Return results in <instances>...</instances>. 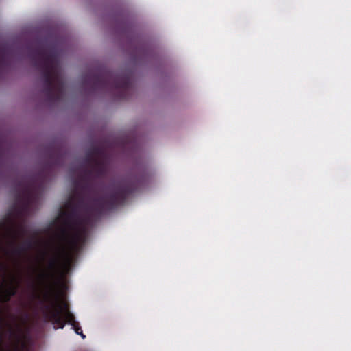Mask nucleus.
I'll list each match as a JSON object with an SVG mask.
<instances>
[{"label": "nucleus", "instance_id": "nucleus-1", "mask_svg": "<svg viewBox=\"0 0 351 351\" xmlns=\"http://www.w3.org/2000/svg\"><path fill=\"white\" fill-rule=\"evenodd\" d=\"M106 173L105 150L102 147L94 146L86 152L80 174L74 181L75 195L60 215V224L56 233L58 245L55 255L49 262L53 274L69 269L73 254L80 251L86 241L87 226L93 218L124 204L128 197L149 178L145 167L136 166L126 177L115 183L114 190L109 195L87 202L85 195L93 191V179L102 178Z\"/></svg>", "mask_w": 351, "mask_h": 351}, {"label": "nucleus", "instance_id": "nucleus-2", "mask_svg": "<svg viewBox=\"0 0 351 351\" xmlns=\"http://www.w3.org/2000/svg\"><path fill=\"white\" fill-rule=\"evenodd\" d=\"M82 88L88 95L108 93L118 99H126L132 90L130 73H114L105 69L88 71L82 78Z\"/></svg>", "mask_w": 351, "mask_h": 351}, {"label": "nucleus", "instance_id": "nucleus-3", "mask_svg": "<svg viewBox=\"0 0 351 351\" xmlns=\"http://www.w3.org/2000/svg\"><path fill=\"white\" fill-rule=\"evenodd\" d=\"M29 56L33 64L42 71L43 93L46 101L51 104L60 101L64 94V83L58 66L56 53H48L39 46L31 49Z\"/></svg>", "mask_w": 351, "mask_h": 351}, {"label": "nucleus", "instance_id": "nucleus-4", "mask_svg": "<svg viewBox=\"0 0 351 351\" xmlns=\"http://www.w3.org/2000/svg\"><path fill=\"white\" fill-rule=\"evenodd\" d=\"M58 300V295L54 293L51 288H48L43 295V302H47L43 305L45 319L51 322L55 328L62 329L67 323L72 326L76 334L85 339L86 336L83 334L79 322L75 321L74 315L70 312L68 304H60Z\"/></svg>", "mask_w": 351, "mask_h": 351}, {"label": "nucleus", "instance_id": "nucleus-5", "mask_svg": "<svg viewBox=\"0 0 351 351\" xmlns=\"http://www.w3.org/2000/svg\"><path fill=\"white\" fill-rule=\"evenodd\" d=\"M16 202L13 214L19 219L27 217L33 206L40 199L41 186H37L35 178H22L17 184Z\"/></svg>", "mask_w": 351, "mask_h": 351}, {"label": "nucleus", "instance_id": "nucleus-6", "mask_svg": "<svg viewBox=\"0 0 351 351\" xmlns=\"http://www.w3.org/2000/svg\"><path fill=\"white\" fill-rule=\"evenodd\" d=\"M27 234V230L23 222L16 223L12 221L11 224L6 227V236L10 239V245L12 247L11 254L15 256H21L27 252L35 245L34 238L25 240L21 244H17V241Z\"/></svg>", "mask_w": 351, "mask_h": 351}, {"label": "nucleus", "instance_id": "nucleus-7", "mask_svg": "<svg viewBox=\"0 0 351 351\" xmlns=\"http://www.w3.org/2000/svg\"><path fill=\"white\" fill-rule=\"evenodd\" d=\"M2 289L11 298L15 296L17 293V287L14 286L12 282L6 288Z\"/></svg>", "mask_w": 351, "mask_h": 351}, {"label": "nucleus", "instance_id": "nucleus-8", "mask_svg": "<svg viewBox=\"0 0 351 351\" xmlns=\"http://www.w3.org/2000/svg\"><path fill=\"white\" fill-rule=\"evenodd\" d=\"M11 297L8 295L2 289H0V304L10 302Z\"/></svg>", "mask_w": 351, "mask_h": 351}, {"label": "nucleus", "instance_id": "nucleus-9", "mask_svg": "<svg viewBox=\"0 0 351 351\" xmlns=\"http://www.w3.org/2000/svg\"><path fill=\"white\" fill-rule=\"evenodd\" d=\"M61 156H58L55 159H53V154L50 155V162H51V165H50L51 167L52 166H58L61 163Z\"/></svg>", "mask_w": 351, "mask_h": 351}, {"label": "nucleus", "instance_id": "nucleus-10", "mask_svg": "<svg viewBox=\"0 0 351 351\" xmlns=\"http://www.w3.org/2000/svg\"><path fill=\"white\" fill-rule=\"evenodd\" d=\"M8 328H9L8 330H9L10 335L11 336H13L14 335V329L12 328V327L10 324H8Z\"/></svg>", "mask_w": 351, "mask_h": 351}, {"label": "nucleus", "instance_id": "nucleus-11", "mask_svg": "<svg viewBox=\"0 0 351 351\" xmlns=\"http://www.w3.org/2000/svg\"><path fill=\"white\" fill-rule=\"evenodd\" d=\"M3 323H4L3 319V318H0V325H1V327L2 326Z\"/></svg>", "mask_w": 351, "mask_h": 351}, {"label": "nucleus", "instance_id": "nucleus-12", "mask_svg": "<svg viewBox=\"0 0 351 351\" xmlns=\"http://www.w3.org/2000/svg\"><path fill=\"white\" fill-rule=\"evenodd\" d=\"M0 338H1V340L2 341V335L1 334Z\"/></svg>", "mask_w": 351, "mask_h": 351}]
</instances>
